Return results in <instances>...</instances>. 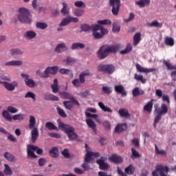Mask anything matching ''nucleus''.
I'll list each match as a JSON object with an SVG mask.
<instances>
[{"label":"nucleus","instance_id":"5fc2aeb1","mask_svg":"<svg viewBox=\"0 0 176 176\" xmlns=\"http://www.w3.org/2000/svg\"><path fill=\"white\" fill-rule=\"evenodd\" d=\"M25 98H32L33 99V101H36V96L35 94L28 91L25 95Z\"/></svg>","mask_w":176,"mask_h":176},{"label":"nucleus","instance_id":"f257e3e1","mask_svg":"<svg viewBox=\"0 0 176 176\" xmlns=\"http://www.w3.org/2000/svg\"><path fill=\"white\" fill-rule=\"evenodd\" d=\"M57 123L59 129L67 134L70 141H75L78 138V134L75 133V128L61 122V120H57Z\"/></svg>","mask_w":176,"mask_h":176},{"label":"nucleus","instance_id":"a18cd8bd","mask_svg":"<svg viewBox=\"0 0 176 176\" xmlns=\"http://www.w3.org/2000/svg\"><path fill=\"white\" fill-rule=\"evenodd\" d=\"M98 107L100 108L102 111L104 112H111V109L105 106L103 102H99L98 103Z\"/></svg>","mask_w":176,"mask_h":176},{"label":"nucleus","instance_id":"473e14b6","mask_svg":"<svg viewBox=\"0 0 176 176\" xmlns=\"http://www.w3.org/2000/svg\"><path fill=\"white\" fill-rule=\"evenodd\" d=\"M141 42V33L137 32L133 36V45L137 46Z\"/></svg>","mask_w":176,"mask_h":176},{"label":"nucleus","instance_id":"4d7b16f0","mask_svg":"<svg viewBox=\"0 0 176 176\" xmlns=\"http://www.w3.org/2000/svg\"><path fill=\"white\" fill-rule=\"evenodd\" d=\"M24 119V115L23 113L16 114L12 116L13 120H23Z\"/></svg>","mask_w":176,"mask_h":176},{"label":"nucleus","instance_id":"20e7f679","mask_svg":"<svg viewBox=\"0 0 176 176\" xmlns=\"http://www.w3.org/2000/svg\"><path fill=\"white\" fill-rule=\"evenodd\" d=\"M80 32H89V31H101L103 34L107 32L105 28L98 25H89L87 24H82L80 25Z\"/></svg>","mask_w":176,"mask_h":176},{"label":"nucleus","instance_id":"a211bd4d","mask_svg":"<svg viewBox=\"0 0 176 176\" xmlns=\"http://www.w3.org/2000/svg\"><path fill=\"white\" fill-rule=\"evenodd\" d=\"M98 69L100 72H105L111 74V65H100L98 66Z\"/></svg>","mask_w":176,"mask_h":176},{"label":"nucleus","instance_id":"6e6552de","mask_svg":"<svg viewBox=\"0 0 176 176\" xmlns=\"http://www.w3.org/2000/svg\"><path fill=\"white\" fill-rule=\"evenodd\" d=\"M120 5V0H111V6H112L111 12L114 16L119 14Z\"/></svg>","mask_w":176,"mask_h":176},{"label":"nucleus","instance_id":"49530a36","mask_svg":"<svg viewBox=\"0 0 176 176\" xmlns=\"http://www.w3.org/2000/svg\"><path fill=\"white\" fill-rule=\"evenodd\" d=\"M112 31L114 33L120 32V25L118 23H113Z\"/></svg>","mask_w":176,"mask_h":176},{"label":"nucleus","instance_id":"aec40b11","mask_svg":"<svg viewBox=\"0 0 176 176\" xmlns=\"http://www.w3.org/2000/svg\"><path fill=\"white\" fill-rule=\"evenodd\" d=\"M86 123L88 127H89V129H92V130L94 131V133H97V124H96V122H94L93 120L87 119Z\"/></svg>","mask_w":176,"mask_h":176},{"label":"nucleus","instance_id":"09e8293b","mask_svg":"<svg viewBox=\"0 0 176 176\" xmlns=\"http://www.w3.org/2000/svg\"><path fill=\"white\" fill-rule=\"evenodd\" d=\"M98 25H100V27H102L101 25H109V24H111V20L104 19L102 21H98Z\"/></svg>","mask_w":176,"mask_h":176},{"label":"nucleus","instance_id":"4be33fe9","mask_svg":"<svg viewBox=\"0 0 176 176\" xmlns=\"http://www.w3.org/2000/svg\"><path fill=\"white\" fill-rule=\"evenodd\" d=\"M132 94L133 97H138V96H142L143 94H145V91L140 89V87H135L133 89Z\"/></svg>","mask_w":176,"mask_h":176},{"label":"nucleus","instance_id":"13d9d810","mask_svg":"<svg viewBox=\"0 0 176 176\" xmlns=\"http://www.w3.org/2000/svg\"><path fill=\"white\" fill-rule=\"evenodd\" d=\"M69 24V21L67 18H64L61 22L59 23V27H65V25H68Z\"/></svg>","mask_w":176,"mask_h":176},{"label":"nucleus","instance_id":"4c0bfd02","mask_svg":"<svg viewBox=\"0 0 176 176\" xmlns=\"http://www.w3.org/2000/svg\"><path fill=\"white\" fill-rule=\"evenodd\" d=\"M163 63H164V65H166L168 71H173V69H176V66L173 65L169 60H164Z\"/></svg>","mask_w":176,"mask_h":176},{"label":"nucleus","instance_id":"680f3d73","mask_svg":"<svg viewBox=\"0 0 176 176\" xmlns=\"http://www.w3.org/2000/svg\"><path fill=\"white\" fill-rule=\"evenodd\" d=\"M56 109L59 116L62 118H67V113H65V111L63 109L57 107Z\"/></svg>","mask_w":176,"mask_h":176},{"label":"nucleus","instance_id":"0e129e2a","mask_svg":"<svg viewBox=\"0 0 176 176\" xmlns=\"http://www.w3.org/2000/svg\"><path fill=\"white\" fill-rule=\"evenodd\" d=\"M76 8H86V4L82 1H78L74 3Z\"/></svg>","mask_w":176,"mask_h":176},{"label":"nucleus","instance_id":"c03bdc74","mask_svg":"<svg viewBox=\"0 0 176 176\" xmlns=\"http://www.w3.org/2000/svg\"><path fill=\"white\" fill-rule=\"evenodd\" d=\"M36 27L39 30H46V28H47V25L43 22H37L36 23Z\"/></svg>","mask_w":176,"mask_h":176},{"label":"nucleus","instance_id":"603ef678","mask_svg":"<svg viewBox=\"0 0 176 176\" xmlns=\"http://www.w3.org/2000/svg\"><path fill=\"white\" fill-rule=\"evenodd\" d=\"M134 78L136 80H140V82H142L143 84L146 83V79L144 78V76H141V75H138L137 74H135Z\"/></svg>","mask_w":176,"mask_h":176},{"label":"nucleus","instance_id":"9b49d317","mask_svg":"<svg viewBox=\"0 0 176 176\" xmlns=\"http://www.w3.org/2000/svg\"><path fill=\"white\" fill-rule=\"evenodd\" d=\"M97 164L99 166L100 170H108L109 166L105 163V157H101L99 160H96Z\"/></svg>","mask_w":176,"mask_h":176},{"label":"nucleus","instance_id":"f704fd0d","mask_svg":"<svg viewBox=\"0 0 176 176\" xmlns=\"http://www.w3.org/2000/svg\"><path fill=\"white\" fill-rule=\"evenodd\" d=\"M131 50H133V45H131V43H128L126 45V47L124 50H121L120 52V54H127V53H130V52H131Z\"/></svg>","mask_w":176,"mask_h":176},{"label":"nucleus","instance_id":"774afa93","mask_svg":"<svg viewBox=\"0 0 176 176\" xmlns=\"http://www.w3.org/2000/svg\"><path fill=\"white\" fill-rule=\"evenodd\" d=\"M69 20V23H79V19L76 17H73V16H69L67 17Z\"/></svg>","mask_w":176,"mask_h":176},{"label":"nucleus","instance_id":"1a4fd4ad","mask_svg":"<svg viewBox=\"0 0 176 176\" xmlns=\"http://www.w3.org/2000/svg\"><path fill=\"white\" fill-rule=\"evenodd\" d=\"M21 78H23L25 79L24 82L25 85L28 86V87L33 88L35 87V86H36V84H35V81L30 78V75L22 73L21 74Z\"/></svg>","mask_w":176,"mask_h":176},{"label":"nucleus","instance_id":"bb28decb","mask_svg":"<svg viewBox=\"0 0 176 176\" xmlns=\"http://www.w3.org/2000/svg\"><path fill=\"white\" fill-rule=\"evenodd\" d=\"M63 8L60 10V12L63 16H66V14H69V8L68 7V4L67 3H62Z\"/></svg>","mask_w":176,"mask_h":176},{"label":"nucleus","instance_id":"bf43d9fd","mask_svg":"<svg viewBox=\"0 0 176 176\" xmlns=\"http://www.w3.org/2000/svg\"><path fill=\"white\" fill-rule=\"evenodd\" d=\"M39 167H44V166H46V164L47 163V160L45 158H40L38 161Z\"/></svg>","mask_w":176,"mask_h":176},{"label":"nucleus","instance_id":"864d4df0","mask_svg":"<svg viewBox=\"0 0 176 176\" xmlns=\"http://www.w3.org/2000/svg\"><path fill=\"white\" fill-rule=\"evenodd\" d=\"M61 154L65 157V159H70L71 155L69 154V151L68 148H65L62 152Z\"/></svg>","mask_w":176,"mask_h":176},{"label":"nucleus","instance_id":"ddd939ff","mask_svg":"<svg viewBox=\"0 0 176 176\" xmlns=\"http://www.w3.org/2000/svg\"><path fill=\"white\" fill-rule=\"evenodd\" d=\"M136 69L138 72H143L144 74H149L151 72H156L155 68H144L140 65V64H136Z\"/></svg>","mask_w":176,"mask_h":176},{"label":"nucleus","instance_id":"ea45409f","mask_svg":"<svg viewBox=\"0 0 176 176\" xmlns=\"http://www.w3.org/2000/svg\"><path fill=\"white\" fill-rule=\"evenodd\" d=\"M135 170V168H134V166L133 165L130 164L128 167H126L125 168V174L131 175L134 174Z\"/></svg>","mask_w":176,"mask_h":176},{"label":"nucleus","instance_id":"8fccbe9b","mask_svg":"<svg viewBox=\"0 0 176 176\" xmlns=\"http://www.w3.org/2000/svg\"><path fill=\"white\" fill-rule=\"evenodd\" d=\"M74 13V16H76V17H81V16H83L85 14V10L82 9H76Z\"/></svg>","mask_w":176,"mask_h":176},{"label":"nucleus","instance_id":"0eeeda50","mask_svg":"<svg viewBox=\"0 0 176 176\" xmlns=\"http://www.w3.org/2000/svg\"><path fill=\"white\" fill-rule=\"evenodd\" d=\"M154 112L160 115H166L168 112V105L166 103H162L161 107H159V104H154Z\"/></svg>","mask_w":176,"mask_h":176},{"label":"nucleus","instance_id":"69168bd1","mask_svg":"<svg viewBox=\"0 0 176 176\" xmlns=\"http://www.w3.org/2000/svg\"><path fill=\"white\" fill-rule=\"evenodd\" d=\"M7 110L10 113H17V112H19V109L12 106L8 107Z\"/></svg>","mask_w":176,"mask_h":176},{"label":"nucleus","instance_id":"dca6fc26","mask_svg":"<svg viewBox=\"0 0 176 176\" xmlns=\"http://www.w3.org/2000/svg\"><path fill=\"white\" fill-rule=\"evenodd\" d=\"M67 50H68V47H67L65 43H62L57 45L54 50V52L56 53H63V52H67Z\"/></svg>","mask_w":176,"mask_h":176},{"label":"nucleus","instance_id":"412c9836","mask_svg":"<svg viewBox=\"0 0 176 176\" xmlns=\"http://www.w3.org/2000/svg\"><path fill=\"white\" fill-rule=\"evenodd\" d=\"M44 100L46 101H58L60 98L53 94H46L44 95Z\"/></svg>","mask_w":176,"mask_h":176},{"label":"nucleus","instance_id":"37998d69","mask_svg":"<svg viewBox=\"0 0 176 176\" xmlns=\"http://www.w3.org/2000/svg\"><path fill=\"white\" fill-rule=\"evenodd\" d=\"M155 153L157 155H161V156H166L167 155V152L164 150H160L159 147H157V145L155 144Z\"/></svg>","mask_w":176,"mask_h":176},{"label":"nucleus","instance_id":"393cba45","mask_svg":"<svg viewBox=\"0 0 176 176\" xmlns=\"http://www.w3.org/2000/svg\"><path fill=\"white\" fill-rule=\"evenodd\" d=\"M57 71H58V67L57 66H53V67H48L46 69H45V72H47V74H52V75H56V74H57Z\"/></svg>","mask_w":176,"mask_h":176},{"label":"nucleus","instance_id":"cd10ccee","mask_svg":"<svg viewBox=\"0 0 176 176\" xmlns=\"http://www.w3.org/2000/svg\"><path fill=\"white\" fill-rule=\"evenodd\" d=\"M36 36V33L32 30L28 31L24 34L26 39H34Z\"/></svg>","mask_w":176,"mask_h":176},{"label":"nucleus","instance_id":"7ed1b4c3","mask_svg":"<svg viewBox=\"0 0 176 176\" xmlns=\"http://www.w3.org/2000/svg\"><path fill=\"white\" fill-rule=\"evenodd\" d=\"M29 122V129L30 130H32V142H33V144H35V142H36V140H38V137H39V131L35 126V125L36 124V120L35 119V117H34V116H30Z\"/></svg>","mask_w":176,"mask_h":176},{"label":"nucleus","instance_id":"f03ea898","mask_svg":"<svg viewBox=\"0 0 176 176\" xmlns=\"http://www.w3.org/2000/svg\"><path fill=\"white\" fill-rule=\"evenodd\" d=\"M18 20L20 23L23 24H31L32 19H31V12L30 10L25 8H20L18 10Z\"/></svg>","mask_w":176,"mask_h":176},{"label":"nucleus","instance_id":"423d86ee","mask_svg":"<svg viewBox=\"0 0 176 176\" xmlns=\"http://www.w3.org/2000/svg\"><path fill=\"white\" fill-rule=\"evenodd\" d=\"M111 53V46L110 45H102L97 52V56L99 60H104L107 58L109 54Z\"/></svg>","mask_w":176,"mask_h":176},{"label":"nucleus","instance_id":"7c9ffc66","mask_svg":"<svg viewBox=\"0 0 176 176\" xmlns=\"http://www.w3.org/2000/svg\"><path fill=\"white\" fill-rule=\"evenodd\" d=\"M3 156L5 159H6V160H8V162H10L11 163L12 162H14V160H16V157H14V155H13L12 153L9 152H6Z\"/></svg>","mask_w":176,"mask_h":176},{"label":"nucleus","instance_id":"4468645a","mask_svg":"<svg viewBox=\"0 0 176 176\" xmlns=\"http://www.w3.org/2000/svg\"><path fill=\"white\" fill-rule=\"evenodd\" d=\"M115 90L118 94H121L122 97H126L127 96V91H126L123 85H116Z\"/></svg>","mask_w":176,"mask_h":176},{"label":"nucleus","instance_id":"a19ab883","mask_svg":"<svg viewBox=\"0 0 176 176\" xmlns=\"http://www.w3.org/2000/svg\"><path fill=\"white\" fill-rule=\"evenodd\" d=\"M164 43L167 45V46H174V38L166 36L164 40Z\"/></svg>","mask_w":176,"mask_h":176},{"label":"nucleus","instance_id":"3c124183","mask_svg":"<svg viewBox=\"0 0 176 176\" xmlns=\"http://www.w3.org/2000/svg\"><path fill=\"white\" fill-rule=\"evenodd\" d=\"M162 114H160V113H157V116L154 120V122H153V127L154 129H156V126L157 124V123L159 122H160V120L162 119Z\"/></svg>","mask_w":176,"mask_h":176},{"label":"nucleus","instance_id":"338daca9","mask_svg":"<svg viewBox=\"0 0 176 176\" xmlns=\"http://www.w3.org/2000/svg\"><path fill=\"white\" fill-rule=\"evenodd\" d=\"M80 79L76 78L72 81V85L74 86V87H80Z\"/></svg>","mask_w":176,"mask_h":176},{"label":"nucleus","instance_id":"58836bf2","mask_svg":"<svg viewBox=\"0 0 176 176\" xmlns=\"http://www.w3.org/2000/svg\"><path fill=\"white\" fill-rule=\"evenodd\" d=\"M148 27H156V28H162V27H163V23H160L157 21H153L148 24Z\"/></svg>","mask_w":176,"mask_h":176},{"label":"nucleus","instance_id":"a878e982","mask_svg":"<svg viewBox=\"0 0 176 176\" xmlns=\"http://www.w3.org/2000/svg\"><path fill=\"white\" fill-rule=\"evenodd\" d=\"M106 30V32L103 33L102 32L100 31L101 33H98L97 32V30H92L93 33L92 35L93 36H94L95 39H101V38H102V36H104V35H105V34H108V30Z\"/></svg>","mask_w":176,"mask_h":176},{"label":"nucleus","instance_id":"79ce46f5","mask_svg":"<svg viewBox=\"0 0 176 176\" xmlns=\"http://www.w3.org/2000/svg\"><path fill=\"white\" fill-rule=\"evenodd\" d=\"M4 167L5 168L3 170V173L6 175H12V174H13V172L12 171L10 166H9L8 164H5Z\"/></svg>","mask_w":176,"mask_h":176},{"label":"nucleus","instance_id":"c85d7f7f","mask_svg":"<svg viewBox=\"0 0 176 176\" xmlns=\"http://www.w3.org/2000/svg\"><path fill=\"white\" fill-rule=\"evenodd\" d=\"M118 113L121 118H129L130 116L129 110L126 109H120L118 111Z\"/></svg>","mask_w":176,"mask_h":176},{"label":"nucleus","instance_id":"c9c22d12","mask_svg":"<svg viewBox=\"0 0 176 176\" xmlns=\"http://www.w3.org/2000/svg\"><path fill=\"white\" fill-rule=\"evenodd\" d=\"M2 117L6 119V120H8V122H12V116H10V113L8 111V110H3L2 112Z\"/></svg>","mask_w":176,"mask_h":176},{"label":"nucleus","instance_id":"e433bc0d","mask_svg":"<svg viewBox=\"0 0 176 176\" xmlns=\"http://www.w3.org/2000/svg\"><path fill=\"white\" fill-rule=\"evenodd\" d=\"M91 160H93V155L91 153V151H87L85 157V162L91 163Z\"/></svg>","mask_w":176,"mask_h":176},{"label":"nucleus","instance_id":"39448f33","mask_svg":"<svg viewBox=\"0 0 176 176\" xmlns=\"http://www.w3.org/2000/svg\"><path fill=\"white\" fill-rule=\"evenodd\" d=\"M27 151L28 157H30V159H36V157H38L33 151H36L37 155H42V153H43V150L42 148H39L37 146H33L31 144L28 145Z\"/></svg>","mask_w":176,"mask_h":176},{"label":"nucleus","instance_id":"6e6d98bb","mask_svg":"<svg viewBox=\"0 0 176 176\" xmlns=\"http://www.w3.org/2000/svg\"><path fill=\"white\" fill-rule=\"evenodd\" d=\"M63 105L66 109H68L69 111H71L73 108L72 103H71V101H64Z\"/></svg>","mask_w":176,"mask_h":176},{"label":"nucleus","instance_id":"f3484780","mask_svg":"<svg viewBox=\"0 0 176 176\" xmlns=\"http://www.w3.org/2000/svg\"><path fill=\"white\" fill-rule=\"evenodd\" d=\"M85 76H93V74L90 73V70L89 69L81 72L79 75V79L81 83H85V82H86V80L85 79Z\"/></svg>","mask_w":176,"mask_h":176},{"label":"nucleus","instance_id":"6ab92c4d","mask_svg":"<svg viewBox=\"0 0 176 176\" xmlns=\"http://www.w3.org/2000/svg\"><path fill=\"white\" fill-rule=\"evenodd\" d=\"M154 101H155L154 99H151V101L148 102L144 107V111H145L148 113H151L152 109H153V102Z\"/></svg>","mask_w":176,"mask_h":176},{"label":"nucleus","instance_id":"2f4dec72","mask_svg":"<svg viewBox=\"0 0 176 176\" xmlns=\"http://www.w3.org/2000/svg\"><path fill=\"white\" fill-rule=\"evenodd\" d=\"M45 127L50 131L56 130V131H58V128L53 124L52 122H47L45 123Z\"/></svg>","mask_w":176,"mask_h":176},{"label":"nucleus","instance_id":"c756f323","mask_svg":"<svg viewBox=\"0 0 176 176\" xmlns=\"http://www.w3.org/2000/svg\"><path fill=\"white\" fill-rule=\"evenodd\" d=\"M136 5H138L140 8H145V6H148L151 3V0H140L139 1L135 3Z\"/></svg>","mask_w":176,"mask_h":176},{"label":"nucleus","instance_id":"052dcab7","mask_svg":"<svg viewBox=\"0 0 176 176\" xmlns=\"http://www.w3.org/2000/svg\"><path fill=\"white\" fill-rule=\"evenodd\" d=\"M120 49V45H115L111 46V53H116L117 52H119Z\"/></svg>","mask_w":176,"mask_h":176},{"label":"nucleus","instance_id":"72a5a7b5","mask_svg":"<svg viewBox=\"0 0 176 176\" xmlns=\"http://www.w3.org/2000/svg\"><path fill=\"white\" fill-rule=\"evenodd\" d=\"M72 50H76L78 49H85V44L81 43H74L72 45Z\"/></svg>","mask_w":176,"mask_h":176},{"label":"nucleus","instance_id":"9d476101","mask_svg":"<svg viewBox=\"0 0 176 176\" xmlns=\"http://www.w3.org/2000/svg\"><path fill=\"white\" fill-rule=\"evenodd\" d=\"M0 83H2L6 90H8V91H13V90H14L16 87L19 86V83L16 81L11 83L8 82H0Z\"/></svg>","mask_w":176,"mask_h":176},{"label":"nucleus","instance_id":"b1692460","mask_svg":"<svg viewBox=\"0 0 176 176\" xmlns=\"http://www.w3.org/2000/svg\"><path fill=\"white\" fill-rule=\"evenodd\" d=\"M49 153L52 157H54L55 159H57L59 156V151L58 148L57 147H53L51 150H50Z\"/></svg>","mask_w":176,"mask_h":176},{"label":"nucleus","instance_id":"e2e57ef3","mask_svg":"<svg viewBox=\"0 0 176 176\" xmlns=\"http://www.w3.org/2000/svg\"><path fill=\"white\" fill-rule=\"evenodd\" d=\"M60 74H62V75H69L71 74V70L69 69L65 68H61L59 69Z\"/></svg>","mask_w":176,"mask_h":176},{"label":"nucleus","instance_id":"2eb2a0df","mask_svg":"<svg viewBox=\"0 0 176 176\" xmlns=\"http://www.w3.org/2000/svg\"><path fill=\"white\" fill-rule=\"evenodd\" d=\"M127 130V124H118L115 128V133H123V131H126Z\"/></svg>","mask_w":176,"mask_h":176},{"label":"nucleus","instance_id":"f8f14e48","mask_svg":"<svg viewBox=\"0 0 176 176\" xmlns=\"http://www.w3.org/2000/svg\"><path fill=\"white\" fill-rule=\"evenodd\" d=\"M111 162L114 164H120L123 163V158L118 154H112L111 155Z\"/></svg>","mask_w":176,"mask_h":176},{"label":"nucleus","instance_id":"5701e85b","mask_svg":"<svg viewBox=\"0 0 176 176\" xmlns=\"http://www.w3.org/2000/svg\"><path fill=\"white\" fill-rule=\"evenodd\" d=\"M5 65L8 67H19L23 65V61L21 60H12L6 63Z\"/></svg>","mask_w":176,"mask_h":176},{"label":"nucleus","instance_id":"de8ad7c7","mask_svg":"<svg viewBox=\"0 0 176 176\" xmlns=\"http://www.w3.org/2000/svg\"><path fill=\"white\" fill-rule=\"evenodd\" d=\"M11 56H17V54H23V51L19 49H12L10 50Z\"/></svg>","mask_w":176,"mask_h":176}]
</instances>
